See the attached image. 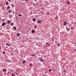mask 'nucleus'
<instances>
[{
    "mask_svg": "<svg viewBox=\"0 0 76 76\" xmlns=\"http://www.w3.org/2000/svg\"><path fill=\"white\" fill-rule=\"evenodd\" d=\"M37 23L38 24H39V23H42V20H38L37 21Z\"/></svg>",
    "mask_w": 76,
    "mask_h": 76,
    "instance_id": "1",
    "label": "nucleus"
},
{
    "mask_svg": "<svg viewBox=\"0 0 76 76\" xmlns=\"http://www.w3.org/2000/svg\"><path fill=\"white\" fill-rule=\"evenodd\" d=\"M40 58L39 59L40 61H41V62H43V61H44V59L41 57H40Z\"/></svg>",
    "mask_w": 76,
    "mask_h": 76,
    "instance_id": "2",
    "label": "nucleus"
},
{
    "mask_svg": "<svg viewBox=\"0 0 76 76\" xmlns=\"http://www.w3.org/2000/svg\"><path fill=\"white\" fill-rule=\"evenodd\" d=\"M6 25V23H2L1 26H4Z\"/></svg>",
    "mask_w": 76,
    "mask_h": 76,
    "instance_id": "3",
    "label": "nucleus"
},
{
    "mask_svg": "<svg viewBox=\"0 0 76 76\" xmlns=\"http://www.w3.org/2000/svg\"><path fill=\"white\" fill-rule=\"evenodd\" d=\"M8 12L9 13H12V10H10L8 11Z\"/></svg>",
    "mask_w": 76,
    "mask_h": 76,
    "instance_id": "4",
    "label": "nucleus"
},
{
    "mask_svg": "<svg viewBox=\"0 0 76 76\" xmlns=\"http://www.w3.org/2000/svg\"><path fill=\"white\" fill-rule=\"evenodd\" d=\"M10 22H11V21L10 20H8L7 21V23L8 24H10Z\"/></svg>",
    "mask_w": 76,
    "mask_h": 76,
    "instance_id": "5",
    "label": "nucleus"
},
{
    "mask_svg": "<svg viewBox=\"0 0 76 76\" xmlns=\"http://www.w3.org/2000/svg\"><path fill=\"white\" fill-rule=\"evenodd\" d=\"M13 28H14V31H15V30H16L17 28H16V27L15 26H14L13 27Z\"/></svg>",
    "mask_w": 76,
    "mask_h": 76,
    "instance_id": "6",
    "label": "nucleus"
},
{
    "mask_svg": "<svg viewBox=\"0 0 76 76\" xmlns=\"http://www.w3.org/2000/svg\"><path fill=\"white\" fill-rule=\"evenodd\" d=\"M20 35V33H17V37H19Z\"/></svg>",
    "mask_w": 76,
    "mask_h": 76,
    "instance_id": "7",
    "label": "nucleus"
},
{
    "mask_svg": "<svg viewBox=\"0 0 76 76\" xmlns=\"http://www.w3.org/2000/svg\"><path fill=\"white\" fill-rule=\"evenodd\" d=\"M33 21H34V22H35V21H36V19H35V18H33Z\"/></svg>",
    "mask_w": 76,
    "mask_h": 76,
    "instance_id": "8",
    "label": "nucleus"
},
{
    "mask_svg": "<svg viewBox=\"0 0 76 76\" xmlns=\"http://www.w3.org/2000/svg\"><path fill=\"white\" fill-rule=\"evenodd\" d=\"M64 25H67V22L65 21L64 22Z\"/></svg>",
    "mask_w": 76,
    "mask_h": 76,
    "instance_id": "9",
    "label": "nucleus"
},
{
    "mask_svg": "<svg viewBox=\"0 0 76 76\" xmlns=\"http://www.w3.org/2000/svg\"><path fill=\"white\" fill-rule=\"evenodd\" d=\"M34 28H35V29H36V28H37V25H36L34 26Z\"/></svg>",
    "mask_w": 76,
    "mask_h": 76,
    "instance_id": "10",
    "label": "nucleus"
},
{
    "mask_svg": "<svg viewBox=\"0 0 76 76\" xmlns=\"http://www.w3.org/2000/svg\"><path fill=\"white\" fill-rule=\"evenodd\" d=\"M71 30H73V29H74V27H71Z\"/></svg>",
    "mask_w": 76,
    "mask_h": 76,
    "instance_id": "11",
    "label": "nucleus"
},
{
    "mask_svg": "<svg viewBox=\"0 0 76 76\" xmlns=\"http://www.w3.org/2000/svg\"><path fill=\"white\" fill-rule=\"evenodd\" d=\"M5 4H6V5H8V4H9L8 2H7V1L5 2Z\"/></svg>",
    "mask_w": 76,
    "mask_h": 76,
    "instance_id": "12",
    "label": "nucleus"
},
{
    "mask_svg": "<svg viewBox=\"0 0 76 76\" xmlns=\"http://www.w3.org/2000/svg\"><path fill=\"white\" fill-rule=\"evenodd\" d=\"M66 30L68 31H70V30H69V28H68L66 29Z\"/></svg>",
    "mask_w": 76,
    "mask_h": 76,
    "instance_id": "13",
    "label": "nucleus"
},
{
    "mask_svg": "<svg viewBox=\"0 0 76 76\" xmlns=\"http://www.w3.org/2000/svg\"><path fill=\"white\" fill-rule=\"evenodd\" d=\"M25 62H26V61L24 60V61H23V64H24V63H25Z\"/></svg>",
    "mask_w": 76,
    "mask_h": 76,
    "instance_id": "14",
    "label": "nucleus"
},
{
    "mask_svg": "<svg viewBox=\"0 0 76 76\" xmlns=\"http://www.w3.org/2000/svg\"><path fill=\"white\" fill-rule=\"evenodd\" d=\"M52 41H54V39L53 38V37L52 38Z\"/></svg>",
    "mask_w": 76,
    "mask_h": 76,
    "instance_id": "15",
    "label": "nucleus"
},
{
    "mask_svg": "<svg viewBox=\"0 0 76 76\" xmlns=\"http://www.w3.org/2000/svg\"><path fill=\"white\" fill-rule=\"evenodd\" d=\"M6 45H7L8 46H10V45L9 44H7V43H6Z\"/></svg>",
    "mask_w": 76,
    "mask_h": 76,
    "instance_id": "16",
    "label": "nucleus"
},
{
    "mask_svg": "<svg viewBox=\"0 0 76 76\" xmlns=\"http://www.w3.org/2000/svg\"><path fill=\"white\" fill-rule=\"evenodd\" d=\"M51 71H52V70H51V69H49V72H51Z\"/></svg>",
    "mask_w": 76,
    "mask_h": 76,
    "instance_id": "17",
    "label": "nucleus"
},
{
    "mask_svg": "<svg viewBox=\"0 0 76 76\" xmlns=\"http://www.w3.org/2000/svg\"><path fill=\"white\" fill-rule=\"evenodd\" d=\"M46 44H47L48 46H49V43H48V42H46Z\"/></svg>",
    "mask_w": 76,
    "mask_h": 76,
    "instance_id": "18",
    "label": "nucleus"
},
{
    "mask_svg": "<svg viewBox=\"0 0 76 76\" xmlns=\"http://www.w3.org/2000/svg\"><path fill=\"white\" fill-rule=\"evenodd\" d=\"M3 71H5V72H6V69H3Z\"/></svg>",
    "mask_w": 76,
    "mask_h": 76,
    "instance_id": "19",
    "label": "nucleus"
},
{
    "mask_svg": "<svg viewBox=\"0 0 76 76\" xmlns=\"http://www.w3.org/2000/svg\"><path fill=\"white\" fill-rule=\"evenodd\" d=\"M67 3L68 4H69V3H70V2H69V1H68L67 2Z\"/></svg>",
    "mask_w": 76,
    "mask_h": 76,
    "instance_id": "20",
    "label": "nucleus"
},
{
    "mask_svg": "<svg viewBox=\"0 0 76 76\" xmlns=\"http://www.w3.org/2000/svg\"><path fill=\"white\" fill-rule=\"evenodd\" d=\"M31 32H32V33H34V31L33 30H32L31 31Z\"/></svg>",
    "mask_w": 76,
    "mask_h": 76,
    "instance_id": "21",
    "label": "nucleus"
},
{
    "mask_svg": "<svg viewBox=\"0 0 76 76\" xmlns=\"http://www.w3.org/2000/svg\"><path fill=\"white\" fill-rule=\"evenodd\" d=\"M11 26H13V23H11Z\"/></svg>",
    "mask_w": 76,
    "mask_h": 76,
    "instance_id": "22",
    "label": "nucleus"
},
{
    "mask_svg": "<svg viewBox=\"0 0 76 76\" xmlns=\"http://www.w3.org/2000/svg\"><path fill=\"white\" fill-rule=\"evenodd\" d=\"M5 53H5V52L3 51V54H5Z\"/></svg>",
    "mask_w": 76,
    "mask_h": 76,
    "instance_id": "23",
    "label": "nucleus"
},
{
    "mask_svg": "<svg viewBox=\"0 0 76 76\" xmlns=\"http://www.w3.org/2000/svg\"><path fill=\"white\" fill-rule=\"evenodd\" d=\"M71 26H72V25L71 24H70L69 26V27H71Z\"/></svg>",
    "mask_w": 76,
    "mask_h": 76,
    "instance_id": "24",
    "label": "nucleus"
},
{
    "mask_svg": "<svg viewBox=\"0 0 76 76\" xmlns=\"http://www.w3.org/2000/svg\"><path fill=\"white\" fill-rule=\"evenodd\" d=\"M7 9H10V7L9 6L7 7Z\"/></svg>",
    "mask_w": 76,
    "mask_h": 76,
    "instance_id": "25",
    "label": "nucleus"
},
{
    "mask_svg": "<svg viewBox=\"0 0 76 76\" xmlns=\"http://www.w3.org/2000/svg\"><path fill=\"white\" fill-rule=\"evenodd\" d=\"M58 45H59V46H60V44H59V43H58Z\"/></svg>",
    "mask_w": 76,
    "mask_h": 76,
    "instance_id": "26",
    "label": "nucleus"
},
{
    "mask_svg": "<svg viewBox=\"0 0 76 76\" xmlns=\"http://www.w3.org/2000/svg\"><path fill=\"white\" fill-rule=\"evenodd\" d=\"M15 74H16L17 75H18V74L16 73V72H15Z\"/></svg>",
    "mask_w": 76,
    "mask_h": 76,
    "instance_id": "27",
    "label": "nucleus"
},
{
    "mask_svg": "<svg viewBox=\"0 0 76 76\" xmlns=\"http://www.w3.org/2000/svg\"><path fill=\"white\" fill-rule=\"evenodd\" d=\"M18 16H21V14H19Z\"/></svg>",
    "mask_w": 76,
    "mask_h": 76,
    "instance_id": "28",
    "label": "nucleus"
},
{
    "mask_svg": "<svg viewBox=\"0 0 76 76\" xmlns=\"http://www.w3.org/2000/svg\"><path fill=\"white\" fill-rule=\"evenodd\" d=\"M11 6L12 7H13V6H14V5L13 4Z\"/></svg>",
    "mask_w": 76,
    "mask_h": 76,
    "instance_id": "29",
    "label": "nucleus"
},
{
    "mask_svg": "<svg viewBox=\"0 0 76 76\" xmlns=\"http://www.w3.org/2000/svg\"><path fill=\"white\" fill-rule=\"evenodd\" d=\"M32 55L33 56V57H34V56H35V55L33 54H32Z\"/></svg>",
    "mask_w": 76,
    "mask_h": 76,
    "instance_id": "30",
    "label": "nucleus"
},
{
    "mask_svg": "<svg viewBox=\"0 0 76 76\" xmlns=\"http://www.w3.org/2000/svg\"><path fill=\"white\" fill-rule=\"evenodd\" d=\"M64 72H66V70H64Z\"/></svg>",
    "mask_w": 76,
    "mask_h": 76,
    "instance_id": "31",
    "label": "nucleus"
},
{
    "mask_svg": "<svg viewBox=\"0 0 76 76\" xmlns=\"http://www.w3.org/2000/svg\"><path fill=\"white\" fill-rule=\"evenodd\" d=\"M14 75V74H13V73H12V75H11V76H13Z\"/></svg>",
    "mask_w": 76,
    "mask_h": 76,
    "instance_id": "32",
    "label": "nucleus"
},
{
    "mask_svg": "<svg viewBox=\"0 0 76 76\" xmlns=\"http://www.w3.org/2000/svg\"><path fill=\"white\" fill-rule=\"evenodd\" d=\"M29 66H32V64H29Z\"/></svg>",
    "mask_w": 76,
    "mask_h": 76,
    "instance_id": "33",
    "label": "nucleus"
},
{
    "mask_svg": "<svg viewBox=\"0 0 76 76\" xmlns=\"http://www.w3.org/2000/svg\"><path fill=\"white\" fill-rule=\"evenodd\" d=\"M47 14H50V13L49 12H48L47 13Z\"/></svg>",
    "mask_w": 76,
    "mask_h": 76,
    "instance_id": "34",
    "label": "nucleus"
},
{
    "mask_svg": "<svg viewBox=\"0 0 76 76\" xmlns=\"http://www.w3.org/2000/svg\"><path fill=\"white\" fill-rule=\"evenodd\" d=\"M74 50H75V51L76 52V49H74Z\"/></svg>",
    "mask_w": 76,
    "mask_h": 76,
    "instance_id": "35",
    "label": "nucleus"
},
{
    "mask_svg": "<svg viewBox=\"0 0 76 76\" xmlns=\"http://www.w3.org/2000/svg\"><path fill=\"white\" fill-rule=\"evenodd\" d=\"M2 20L3 21H4V19H3Z\"/></svg>",
    "mask_w": 76,
    "mask_h": 76,
    "instance_id": "36",
    "label": "nucleus"
},
{
    "mask_svg": "<svg viewBox=\"0 0 76 76\" xmlns=\"http://www.w3.org/2000/svg\"><path fill=\"white\" fill-rule=\"evenodd\" d=\"M10 0V1H9V2H10V1H11V0Z\"/></svg>",
    "mask_w": 76,
    "mask_h": 76,
    "instance_id": "37",
    "label": "nucleus"
},
{
    "mask_svg": "<svg viewBox=\"0 0 76 76\" xmlns=\"http://www.w3.org/2000/svg\"><path fill=\"white\" fill-rule=\"evenodd\" d=\"M35 0V1H37V0Z\"/></svg>",
    "mask_w": 76,
    "mask_h": 76,
    "instance_id": "38",
    "label": "nucleus"
},
{
    "mask_svg": "<svg viewBox=\"0 0 76 76\" xmlns=\"http://www.w3.org/2000/svg\"><path fill=\"white\" fill-rule=\"evenodd\" d=\"M55 42H56V43H57V42L56 41H55Z\"/></svg>",
    "mask_w": 76,
    "mask_h": 76,
    "instance_id": "39",
    "label": "nucleus"
},
{
    "mask_svg": "<svg viewBox=\"0 0 76 76\" xmlns=\"http://www.w3.org/2000/svg\"><path fill=\"white\" fill-rule=\"evenodd\" d=\"M38 4H37L36 5V6H38Z\"/></svg>",
    "mask_w": 76,
    "mask_h": 76,
    "instance_id": "40",
    "label": "nucleus"
},
{
    "mask_svg": "<svg viewBox=\"0 0 76 76\" xmlns=\"http://www.w3.org/2000/svg\"><path fill=\"white\" fill-rule=\"evenodd\" d=\"M45 73H47V72H45Z\"/></svg>",
    "mask_w": 76,
    "mask_h": 76,
    "instance_id": "41",
    "label": "nucleus"
},
{
    "mask_svg": "<svg viewBox=\"0 0 76 76\" xmlns=\"http://www.w3.org/2000/svg\"><path fill=\"white\" fill-rule=\"evenodd\" d=\"M24 0V1H27V0Z\"/></svg>",
    "mask_w": 76,
    "mask_h": 76,
    "instance_id": "42",
    "label": "nucleus"
},
{
    "mask_svg": "<svg viewBox=\"0 0 76 76\" xmlns=\"http://www.w3.org/2000/svg\"><path fill=\"white\" fill-rule=\"evenodd\" d=\"M0 50H1V47L0 46Z\"/></svg>",
    "mask_w": 76,
    "mask_h": 76,
    "instance_id": "43",
    "label": "nucleus"
},
{
    "mask_svg": "<svg viewBox=\"0 0 76 76\" xmlns=\"http://www.w3.org/2000/svg\"><path fill=\"white\" fill-rule=\"evenodd\" d=\"M12 13H13V14H14V11L12 12Z\"/></svg>",
    "mask_w": 76,
    "mask_h": 76,
    "instance_id": "44",
    "label": "nucleus"
},
{
    "mask_svg": "<svg viewBox=\"0 0 76 76\" xmlns=\"http://www.w3.org/2000/svg\"><path fill=\"white\" fill-rule=\"evenodd\" d=\"M71 23H72V24H73V22H72Z\"/></svg>",
    "mask_w": 76,
    "mask_h": 76,
    "instance_id": "45",
    "label": "nucleus"
},
{
    "mask_svg": "<svg viewBox=\"0 0 76 76\" xmlns=\"http://www.w3.org/2000/svg\"><path fill=\"white\" fill-rule=\"evenodd\" d=\"M13 76H15V75H13Z\"/></svg>",
    "mask_w": 76,
    "mask_h": 76,
    "instance_id": "46",
    "label": "nucleus"
},
{
    "mask_svg": "<svg viewBox=\"0 0 76 76\" xmlns=\"http://www.w3.org/2000/svg\"><path fill=\"white\" fill-rule=\"evenodd\" d=\"M42 13H44V12H42Z\"/></svg>",
    "mask_w": 76,
    "mask_h": 76,
    "instance_id": "47",
    "label": "nucleus"
},
{
    "mask_svg": "<svg viewBox=\"0 0 76 76\" xmlns=\"http://www.w3.org/2000/svg\"><path fill=\"white\" fill-rule=\"evenodd\" d=\"M75 46H76V45H75Z\"/></svg>",
    "mask_w": 76,
    "mask_h": 76,
    "instance_id": "48",
    "label": "nucleus"
},
{
    "mask_svg": "<svg viewBox=\"0 0 76 76\" xmlns=\"http://www.w3.org/2000/svg\"><path fill=\"white\" fill-rule=\"evenodd\" d=\"M38 56H40V55H38Z\"/></svg>",
    "mask_w": 76,
    "mask_h": 76,
    "instance_id": "49",
    "label": "nucleus"
},
{
    "mask_svg": "<svg viewBox=\"0 0 76 76\" xmlns=\"http://www.w3.org/2000/svg\"><path fill=\"white\" fill-rule=\"evenodd\" d=\"M7 10H8V9H7Z\"/></svg>",
    "mask_w": 76,
    "mask_h": 76,
    "instance_id": "50",
    "label": "nucleus"
}]
</instances>
